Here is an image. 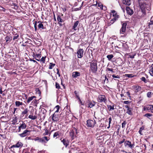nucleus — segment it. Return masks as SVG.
I'll return each instance as SVG.
<instances>
[{
    "label": "nucleus",
    "instance_id": "nucleus-1",
    "mask_svg": "<svg viewBox=\"0 0 153 153\" xmlns=\"http://www.w3.org/2000/svg\"><path fill=\"white\" fill-rule=\"evenodd\" d=\"M90 64V70L91 72L93 73H95L97 70V61L96 60H92Z\"/></svg>",
    "mask_w": 153,
    "mask_h": 153
},
{
    "label": "nucleus",
    "instance_id": "nucleus-2",
    "mask_svg": "<svg viewBox=\"0 0 153 153\" xmlns=\"http://www.w3.org/2000/svg\"><path fill=\"white\" fill-rule=\"evenodd\" d=\"M73 128L69 132V136L71 140H74L76 137V135L77 134V128L75 127H72Z\"/></svg>",
    "mask_w": 153,
    "mask_h": 153
},
{
    "label": "nucleus",
    "instance_id": "nucleus-3",
    "mask_svg": "<svg viewBox=\"0 0 153 153\" xmlns=\"http://www.w3.org/2000/svg\"><path fill=\"white\" fill-rule=\"evenodd\" d=\"M139 5L141 11L143 14H146V10H149V8L147 9L149 5L145 3H139Z\"/></svg>",
    "mask_w": 153,
    "mask_h": 153
},
{
    "label": "nucleus",
    "instance_id": "nucleus-4",
    "mask_svg": "<svg viewBox=\"0 0 153 153\" xmlns=\"http://www.w3.org/2000/svg\"><path fill=\"white\" fill-rule=\"evenodd\" d=\"M96 103L93 100H88L86 101L85 105L88 108H91L94 106Z\"/></svg>",
    "mask_w": 153,
    "mask_h": 153
},
{
    "label": "nucleus",
    "instance_id": "nucleus-5",
    "mask_svg": "<svg viewBox=\"0 0 153 153\" xmlns=\"http://www.w3.org/2000/svg\"><path fill=\"white\" fill-rule=\"evenodd\" d=\"M124 145L126 148H129L133 149L134 146V142H133L131 143V142L126 140L125 142Z\"/></svg>",
    "mask_w": 153,
    "mask_h": 153
},
{
    "label": "nucleus",
    "instance_id": "nucleus-6",
    "mask_svg": "<svg viewBox=\"0 0 153 153\" xmlns=\"http://www.w3.org/2000/svg\"><path fill=\"white\" fill-rule=\"evenodd\" d=\"M86 123V126L88 127L93 128L96 124V121L94 120H87Z\"/></svg>",
    "mask_w": 153,
    "mask_h": 153
},
{
    "label": "nucleus",
    "instance_id": "nucleus-7",
    "mask_svg": "<svg viewBox=\"0 0 153 153\" xmlns=\"http://www.w3.org/2000/svg\"><path fill=\"white\" fill-rule=\"evenodd\" d=\"M64 130L60 129L59 131H57L54 133L53 135V137L54 138L57 137L56 138L60 136H63L64 135Z\"/></svg>",
    "mask_w": 153,
    "mask_h": 153
},
{
    "label": "nucleus",
    "instance_id": "nucleus-8",
    "mask_svg": "<svg viewBox=\"0 0 153 153\" xmlns=\"http://www.w3.org/2000/svg\"><path fill=\"white\" fill-rule=\"evenodd\" d=\"M97 101L99 102H103L106 103L107 102V98L105 95H100L98 96Z\"/></svg>",
    "mask_w": 153,
    "mask_h": 153
},
{
    "label": "nucleus",
    "instance_id": "nucleus-9",
    "mask_svg": "<svg viewBox=\"0 0 153 153\" xmlns=\"http://www.w3.org/2000/svg\"><path fill=\"white\" fill-rule=\"evenodd\" d=\"M60 140L65 147H67L69 145V140L67 138H61L60 139Z\"/></svg>",
    "mask_w": 153,
    "mask_h": 153
},
{
    "label": "nucleus",
    "instance_id": "nucleus-10",
    "mask_svg": "<svg viewBox=\"0 0 153 153\" xmlns=\"http://www.w3.org/2000/svg\"><path fill=\"white\" fill-rule=\"evenodd\" d=\"M127 23L126 22L123 23L122 24V27L120 29V32L121 33H124L126 30Z\"/></svg>",
    "mask_w": 153,
    "mask_h": 153
},
{
    "label": "nucleus",
    "instance_id": "nucleus-11",
    "mask_svg": "<svg viewBox=\"0 0 153 153\" xmlns=\"http://www.w3.org/2000/svg\"><path fill=\"white\" fill-rule=\"evenodd\" d=\"M84 50L82 49H79L77 52V57L78 58H81L83 56Z\"/></svg>",
    "mask_w": 153,
    "mask_h": 153
},
{
    "label": "nucleus",
    "instance_id": "nucleus-12",
    "mask_svg": "<svg viewBox=\"0 0 153 153\" xmlns=\"http://www.w3.org/2000/svg\"><path fill=\"white\" fill-rule=\"evenodd\" d=\"M50 139L49 137L45 136L42 138H40L39 142L42 143H46Z\"/></svg>",
    "mask_w": 153,
    "mask_h": 153
},
{
    "label": "nucleus",
    "instance_id": "nucleus-13",
    "mask_svg": "<svg viewBox=\"0 0 153 153\" xmlns=\"http://www.w3.org/2000/svg\"><path fill=\"white\" fill-rule=\"evenodd\" d=\"M132 89L135 93H137L141 90V88L140 86L134 85L132 87Z\"/></svg>",
    "mask_w": 153,
    "mask_h": 153
},
{
    "label": "nucleus",
    "instance_id": "nucleus-14",
    "mask_svg": "<svg viewBox=\"0 0 153 153\" xmlns=\"http://www.w3.org/2000/svg\"><path fill=\"white\" fill-rule=\"evenodd\" d=\"M26 127V124L24 122H22V124H20V126L19 127L18 131L19 132H20L21 129H25Z\"/></svg>",
    "mask_w": 153,
    "mask_h": 153
},
{
    "label": "nucleus",
    "instance_id": "nucleus-15",
    "mask_svg": "<svg viewBox=\"0 0 153 153\" xmlns=\"http://www.w3.org/2000/svg\"><path fill=\"white\" fill-rule=\"evenodd\" d=\"M115 44L114 45V46L115 47H117L118 48H120L122 46L123 43L117 40L115 41Z\"/></svg>",
    "mask_w": 153,
    "mask_h": 153
},
{
    "label": "nucleus",
    "instance_id": "nucleus-16",
    "mask_svg": "<svg viewBox=\"0 0 153 153\" xmlns=\"http://www.w3.org/2000/svg\"><path fill=\"white\" fill-rule=\"evenodd\" d=\"M52 120L54 122H56L59 121V118L58 115L54 113L51 116Z\"/></svg>",
    "mask_w": 153,
    "mask_h": 153
},
{
    "label": "nucleus",
    "instance_id": "nucleus-17",
    "mask_svg": "<svg viewBox=\"0 0 153 153\" xmlns=\"http://www.w3.org/2000/svg\"><path fill=\"white\" fill-rule=\"evenodd\" d=\"M115 63L117 65L120 66L122 65L123 64V61L122 59L119 57L117 59L115 60Z\"/></svg>",
    "mask_w": 153,
    "mask_h": 153
},
{
    "label": "nucleus",
    "instance_id": "nucleus-18",
    "mask_svg": "<svg viewBox=\"0 0 153 153\" xmlns=\"http://www.w3.org/2000/svg\"><path fill=\"white\" fill-rule=\"evenodd\" d=\"M136 53L135 52H132L130 53H126L125 55L128 56V58L133 59L134 58L135 56L136 55Z\"/></svg>",
    "mask_w": 153,
    "mask_h": 153
},
{
    "label": "nucleus",
    "instance_id": "nucleus-19",
    "mask_svg": "<svg viewBox=\"0 0 153 153\" xmlns=\"http://www.w3.org/2000/svg\"><path fill=\"white\" fill-rule=\"evenodd\" d=\"M33 56L34 59L38 61H39L40 58L41 57V53L35 54L34 52L33 53Z\"/></svg>",
    "mask_w": 153,
    "mask_h": 153
},
{
    "label": "nucleus",
    "instance_id": "nucleus-20",
    "mask_svg": "<svg viewBox=\"0 0 153 153\" xmlns=\"http://www.w3.org/2000/svg\"><path fill=\"white\" fill-rule=\"evenodd\" d=\"M57 20L58 22V24L59 26H62V24L61 23L63 22L64 21L61 18V16L58 14H57Z\"/></svg>",
    "mask_w": 153,
    "mask_h": 153
},
{
    "label": "nucleus",
    "instance_id": "nucleus-21",
    "mask_svg": "<svg viewBox=\"0 0 153 153\" xmlns=\"http://www.w3.org/2000/svg\"><path fill=\"white\" fill-rule=\"evenodd\" d=\"M125 107L127 108L126 113L129 115H132L133 114V113L132 111V108H129V106L128 105H126L125 106Z\"/></svg>",
    "mask_w": 153,
    "mask_h": 153
},
{
    "label": "nucleus",
    "instance_id": "nucleus-22",
    "mask_svg": "<svg viewBox=\"0 0 153 153\" xmlns=\"http://www.w3.org/2000/svg\"><path fill=\"white\" fill-rule=\"evenodd\" d=\"M111 12L112 13L113 16L114 17V18H116L115 19L117 20L119 18V15L117 14L116 12L114 10H111Z\"/></svg>",
    "mask_w": 153,
    "mask_h": 153
},
{
    "label": "nucleus",
    "instance_id": "nucleus-23",
    "mask_svg": "<svg viewBox=\"0 0 153 153\" xmlns=\"http://www.w3.org/2000/svg\"><path fill=\"white\" fill-rule=\"evenodd\" d=\"M126 43H123V44L122 45V50L124 51H126L128 50L129 48V47L128 45L127 44H126Z\"/></svg>",
    "mask_w": 153,
    "mask_h": 153
},
{
    "label": "nucleus",
    "instance_id": "nucleus-24",
    "mask_svg": "<svg viewBox=\"0 0 153 153\" xmlns=\"http://www.w3.org/2000/svg\"><path fill=\"white\" fill-rule=\"evenodd\" d=\"M80 76V73L78 71L73 72L72 73V76L73 78H76Z\"/></svg>",
    "mask_w": 153,
    "mask_h": 153
},
{
    "label": "nucleus",
    "instance_id": "nucleus-25",
    "mask_svg": "<svg viewBox=\"0 0 153 153\" xmlns=\"http://www.w3.org/2000/svg\"><path fill=\"white\" fill-rule=\"evenodd\" d=\"M126 9L127 13L128 14L130 15H131L133 14L134 12L133 10L131 9L129 7H126Z\"/></svg>",
    "mask_w": 153,
    "mask_h": 153
},
{
    "label": "nucleus",
    "instance_id": "nucleus-26",
    "mask_svg": "<svg viewBox=\"0 0 153 153\" xmlns=\"http://www.w3.org/2000/svg\"><path fill=\"white\" fill-rule=\"evenodd\" d=\"M79 23V21H77L75 22L72 26V29L74 30H77V26Z\"/></svg>",
    "mask_w": 153,
    "mask_h": 153
},
{
    "label": "nucleus",
    "instance_id": "nucleus-27",
    "mask_svg": "<svg viewBox=\"0 0 153 153\" xmlns=\"http://www.w3.org/2000/svg\"><path fill=\"white\" fill-rule=\"evenodd\" d=\"M39 102V101L36 99H34L31 102V105L37 107V104Z\"/></svg>",
    "mask_w": 153,
    "mask_h": 153
},
{
    "label": "nucleus",
    "instance_id": "nucleus-28",
    "mask_svg": "<svg viewBox=\"0 0 153 153\" xmlns=\"http://www.w3.org/2000/svg\"><path fill=\"white\" fill-rule=\"evenodd\" d=\"M29 111V110L28 108H25L23 111L22 112L21 114L24 116L25 114V118H26L28 116V114H27Z\"/></svg>",
    "mask_w": 153,
    "mask_h": 153
},
{
    "label": "nucleus",
    "instance_id": "nucleus-29",
    "mask_svg": "<svg viewBox=\"0 0 153 153\" xmlns=\"http://www.w3.org/2000/svg\"><path fill=\"white\" fill-rule=\"evenodd\" d=\"M151 105H147L146 106H145L143 108V111L147 110L149 112V111H150Z\"/></svg>",
    "mask_w": 153,
    "mask_h": 153
},
{
    "label": "nucleus",
    "instance_id": "nucleus-30",
    "mask_svg": "<svg viewBox=\"0 0 153 153\" xmlns=\"http://www.w3.org/2000/svg\"><path fill=\"white\" fill-rule=\"evenodd\" d=\"M5 39L6 42L7 43H8L10 42L12 39V37L10 36H7L5 38Z\"/></svg>",
    "mask_w": 153,
    "mask_h": 153
},
{
    "label": "nucleus",
    "instance_id": "nucleus-31",
    "mask_svg": "<svg viewBox=\"0 0 153 153\" xmlns=\"http://www.w3.org/2000/svg\"><path fill=\"white\" fill-rule=\"evenodd\" d=\"M24 105L22 102H20L19 101H16L15 102V105L16 107H19L20 105Z\"/></svg>",
    "mask_w": 153,
    "mask_h": 153
},
{
    "label": "nucleus",
    "instance_id": "nucleus-32",
    "mask_svg": "<svg viewBox=\"0 0 153 153\" xmlns=\"http://www.w3.org/2000/svg\"><path fill=\"white\" fill-rule=\"evenodd\" d=\"M36 98V97L34 96L29 97L27 101V103L28 104L34 98Z\"/></svg>",
    "mask_w": 153,
    "mask_h": 153
},
{
    "label": "nucleus",
    "instance_id": "nucleus-33",
    "mask_svg": "<svg viewBox=\"0 0 153 153\" xmlns=\"http://www.w3.org/2000/svg\"><path fill=\"white\" fill-rule=\"evenodd\" d=\"M123 4L128 6H129L131 4V1L130 0H123Z\"/></svg>",
    "mask_w": 153,
    "mask_h": 153
},
{
    "label": "nucleus",
    "instance_id": "nucleus-34",
    "mask_svg": "<svg viewBox=\"0 0 153 153\" xmlns=\"http://www.w3.org/2000/svg\"><path fill=\"white\" fill-rule=\"evenodd\" d=\"M108 108L109 109V111H110L111 110H113L114 109V104L113 103L112 104V105H108Z\"/></svg>",
    "mask_w": 153,
    "mask_h": 153
},
{
    "label": "nucleus",
    "instance_id": "nucleus-35",
    "mask_svg": "<svg viewBox=\"0 0 153 153\" xmlns=\"http://www.w3.org/2000/svg\"><path fill=\"white\" fill-rule=\"evenodd\" d=\"M144 117H146L150 120L151 119V117L153 116V115L151 113H147L144 115Z\"/></svg>",
    "mask_w": 153,
    "mask_h": 153
},
{
    "label": "nucleus",
    "instance_id": "nucleus-36",
    "mask_svg": "<svg viewBox=\"0 0 153 153\" xmlns=\"http://www.w3.org/2000/svg\"><path fill=\"white\" fill-rule=\"evenodd\" d=\"M46 56H42L41 59H40L39 61L42 62V65L45 64V61Z\"/></svg>",
    "mask_w": 153,
    "mask_h": 153
},
{
    "label": "nucleus",
    "instance_id": "nucleus-37",
    "mask_svg": "<svg viewBox=\"0 0 153 153\" xmlns=\"http://www.w3.org/2000/svg\"><path fill=\"white\" fill-rule=\"evenodd\" d=\"M149 73L152 76H153V64H152L150 67Z\"/></svg>",
    "mask_w": 153,
    "mask_h": 153
},
{
    "label": "nucleus",
    "instance_id": "nucleus-38",
    "mask_svg": "<svg viewBox=\"0 0 153 153\" xmlns=\"http://www.w3.org/2000/svg\"><path fill=\"white\" fill-rule=\"evenodd\" d=\"M116 19V18H113V19H111L110 21L109 22H108V25H111V24H113L117 20H116V19Z\"/></svg>",
    "mask_w": 153,
    "mask_h": 153
},
{
    "label": "nucleus",
    "instance_id": "nucleus-39",
    "mask_svg": "<svg viewBox=\"0 0 153 153\" xmlns=\"http://www.w3.org/2000/svg\"><path fill=\"white\" fill-rule=\"evenodd\" d=\"M17 146V147H18V148H22L23 146V144L21 142L18 141L16 143Z\"/></svg>",
    "mask_w": 153,
    "mask_h": 153
},
{
    "label": "nucleus",
    "instance_id": "nucleus-40",
    "mask_svg": "<svg viewBox=\"0 0 153 153\" xmlns=\"http://www.w3.org/2000/svg\"><path fill=\"white\" fill-rule=\"evenodd\" d=\"M28 117L32 120H35L37 118V116L35 115L33 116V115H30L28 116Z\"/></svg>",
    "mask_w": 153,
    "mask_h": 153
},
{
    "label": "nucleus",
    "instance_id": "nucleus-41",
    "mask_svg": "<svg viewBox=\"0 0 153 153\" xmlns=\"http://www.w3.org/2000/svg\"><path fill=\"white\" fill-rule=\"evenodd\" d=\"M38 29H44V26L43 25L42 23H39L38 25Z\"/></svg>",
    "mask_w": 153,
    "mask_h": 153
},
{
    "label": "nucleus",
    "instance_id": "nucleus-42",
    "mask_svg": "<svg viewBox=\"0 0 153 153\" xmlns=\"http://www.w3.org/2000/svg\"><path fill=\"white\" fill-rule=\"evenodd\" d=\"M55 65V64L53 63H50L49 65V69H52Z\"/></svg>",
    "mask_w": 153,
    "mask_h": 153
},
{
    "label": "nucleus",
    "instance_id": "nucleus-43",
    "mask_svg": "<svg viewBox=\"0 0 153 153\" xmlns=\"http://www.w3.org/2000/svg\"><path fill=\"white\" fill-rule=\"evenodd\" d=\"M113 57L114 55L112 54L108 55L107 56V58L108 59L109 61H110Z\"/></svg>",
    "mask_w": 153,
    "mask_h": 153
},
{
    "label": "nucleus",
    "instance_id": "nucleus-44",
    "mask_svg": "<svg viewBox=\"0 0 153 153\" xmlns=\"http://www.w3.org/2000/svg\"><path fill=\"white\" fill-rule=\"evenodd\" d=\"M152 17L150 19V22L148 23V27L149 28H150V26L153 25V20H152Z\"/></svg>",
    "mask_w": 153,
    "mask_h": 153
},
{
    "label": "nucleus",
    "instance_id": "nucleus-45",
    "mask_svg": "<svg viewBox=\"0 0 153 153\" xmlns=\"http://www.w3.org/2000/svg\"><path fill=\"white\" fill-rule=\"evenodd\" d=\"M30 131L26 129L23 131V133L25 134L26 135H27L30 134Z\"/></svg>",
    "mask_w": 153,
    "mask_h": 153
},
{
    "label": "nucleus",
    "instance_id": "nucleus-46",
    "mask_svg": "<svg viewBox=\"0 0 153 153\" xmlns=\"http://www.w3.org/2000/svg\"><path fill=\"white\" fill-rule=\"evenodd\" d=\"M74 93H75L77 99H79L80 98L79 96V92H78L76 91H75L74 92Z\"/></svg>",
    "mask_w": 153,
    "mask_h": 153
},
{
    "label": "nucleus",
    "instance_id": "nucleus-47",
    "mask_svg": "<svg viewBox=\"0 0 153 153\" xmlns=\"http://www.w3.org/2000/svg\"><path fill=\"white\" fill-rule=\"evenodd\" d=\"M153 94L152 92L149 91L147 94V97L149 98H150L152 97V95Z\"/></svg>",
    "mask_w": 153,
    "mask_h": 153
},
{
    "label": "nucleus",
    "instance_id": "nucleus-48",
    "mask_svg": "<svg viewBox=\"0 0 153 153\" xmlns=\"http://www.w3.org/2000/svg\"><path fill=\"white\" fill-rule=\"evenodd\" d=\"M97 4H98V6L100 7V8L101 9L103 7V5L101 2L97 3Z\"/></svg>",
    "mask_w": 153,
    "mask_h": 153
},
{
    "label": "nucleus",
    "instance_id": "nucleus-49",
    "mask_svg": "<svg viewBox=\"0 0 153 153\" xmlns=\"http://www.w3.org/2000/svg\"><path fill=\"white\" fill-rule=\"evenodd\" d=\"M37 21H34V22H33V24L34 25V27L35 30V31H36L37 30Z\"/></svg>",
    "mask_w": 153,
    "mask_h": 153
},
{
    "label": "nucleus",
    "instance_id": "nucleus-50",
    "mask_svg": "<svg viewBox=\"0 0 153 153\" xmlns=\"http://www.w3.org/2000/svg\"><path fill=\"white\" fill-rule=\"evenodd\" d=\"M112 77L114 78V79L115 80H116V79H115L114 78H117L118 79H119L120 78V76L119 75H117V76H116L114 74H113L112 76Z\"/></svg>",
    "mask_w": 153,
    "mask_h": 153
},
{
    "label": "nucleus",
    "instance_id": "nucleus-51",
    "mask_svg": "<svg viewBox=\"0 0 153 153\" xmlns=\"http://www.w3.org/2000/svg\"><path fill=\"white\" fill-rule=\"evenodd\" d=\"M45 132L43 134V135H47L49 133V130L47 129H45Z\"/></svg>",
    "mask_w": 153,
    "mask_h": 153
},
{
    "label": "nucleus",
    "instance_id": "nucleus-52",
    "mask_svg": "<svg viewBox=\"0 0 153 153\" xmlns=\"http://www.w3.org/2000/svg\"><path fill=\"white\" fill-rule=\"evenodd\" d=\"M55 86L56 88H57L58 90L60 88V86L59 85V84L56 82Z\"/></svg>",
    "mask_w": 153,
    "mask_h": 153
},
{
    "label": "nucleus",
    "instance_id": "nucleus-53",
    "mask_svg": "<svg viewBox=\"0 0 153 153\" xmlns=\"http://www.w3.org/2000/svg\"><path fill=\"white\" fill-rule=\"evenodd\" d=\"M125 76H126L128 78H132L134 76L132 74H126Z\"/></svg>",
    "mask_w": 153,
    "mask_h": 153
},
{
    "label": "nucleus",
    "instance_id": "nucleus-54",
    "mask_svg": "<svg viewBox=\"0 0 153 153\" xmlns=\"http://www.w3.org/2000/svg\"><path fill=\"white\" fill-rule=\"evenodd\" d=\"M60 107L59 105H57L56 106L55 108L56 109V110L55 111V113H57L59 111Z\"/></svg>",
    "mask_w": 153,
    "mask_h": 153
},
{
    "label": "nucleus",
    "instance_id": "nucleus-55",
    "mask_svg": "<svg viewBox=\"0 0 153 153\" xmlns=\"http://www.w3.org/2000/svg\"><path fill=\"white\" fill-rule=\"evenodd\" d=\"M127 124V122L126 120L123 121V123L122 124V127L123 128H124L125 127V126Z\"/></svg>",
    "mask_w": 153,
    "mask_h": 153
},
{
    "label": "nucleus",
    "instance_id": "nucleus-56",
    "mask_svg": "<svg viewBox=\"0 0 153 153\" xmlns=\"http://www.w3.org/2000/svg\"><path fill=\"white\" fill-rule=\"evenodd\" d=\"M36 93L37 94H38L39 96H40L41 95V92L39 88H37L36 89Z\"/></svg>",
    "mask_w": 153,
    "mask_h": 153
},
{
    "label": "nucleus",
    "instance_id": "nucleus-57",
    "mask_svg": "<svg viewBox=\"0 0 153 153\" xmlns=\"http://www.w3.org/2000/svg\"><path fill=\"white\" fill-rule=\"evenodd\" d=\"M111 120H112V118L110 117L108 118L109 125H108V127H107L108 128H110V124L111 123Z\"/></svg>",
    "mask_w": 153,
    "mask_h": 153
},
{
    "label": "nucleus",
    "instance_id": "nucleus-58",
    "mask_svg": "<svg viewBox=\"0 0 153 153\" xmlns=\"http://www.w3.org/2000/svg\"><path fill=\"white\" fill-rule=\"evenodd\" d=\"M140 79L145 83H146L147 82V80L144 77H142Z\"/></svg>",
    "mask_w": 153,
    "mask_h": 153
},
{
    "label": "nucleus",
    "instance_id": "nucleus-59",
    "mask_svg": "<svg viewBox=\"0 0 153 153\" xmlns=\"http://www.w3.org/2000/svg\"><path fill=\"white\" fill-rule=\"evenodd\" d=\"M16 148H18L16 144L13 145L11 146L10 147V149Z\"/></svg>",
    "mask_w": 153,
    "mask_h": 153
},
{
    "label": "nucleus",
    "instance_id": "nucleus-60",
    "mask_svg": "<svg viewBox=\"0 0 153 153\" xmlns=\"http://www.w3.org/2000/svg\"><path fill=\"white\" fill-rule=\"evenodd\" d=\"M16 32L14 30H12V34H13V35L15 36V35H17V34H18L17 33V31H16Z\"/></svg>",
    "mask_w": 153,
    "mask_h": 153
},
{
    "label": "nucleus",
    "instance_id": "nucleus-61",
    "mask_svg": "<svg viewBox=\"0 0 153 153\" xmlns=\"http://www.w3.org/2000/svg\"><path fill=\"white\" fill-rule=\"evenodd\" d=\"M19 37V34H17V35H15L14 36H13V41L15 40L16 39H17Z\"/></svg>",
    "mask_w": 153,
    "mask_h": 153
},
{
    "label": "nucleus",
    "instance_id": "nucleus-62",
    "mask_svg": "<svg viewBox=\"0 0 153 153\" xmlns=\"http://www.w3.org/2000/svg\"><path fill=\"white\" fill-rule=\"evenodd\" d=\"M19 135L22 137H23L27 136L23 132L21 134H19Z\"/></svg>",
    "mask_w": 153,
    "mask_h": 153
},
{
    "label": "nucleus",
    "instance_id": "nucleus-63",
    "mask_svg": "<svg viewBox=\"0 0 153 153\" xmlns=\"http://www.w3.org/2000/svg\"><path fill=\"white\" fill-rule=\"evenodd\" d=\"M105 80H104V83L106 82V83H107L108 82V79L107 78L106 76L105 75Z\"/></svg>",
    "mask_w": 153,
    "mask_h": 153
},
{
    "label": "nucleus",
    "instance_id": "nucleus-64",
    "mask_svg": "<svg viewBox=\"0 0 153 153\" xmlns=\"http://www.w3.org/2000/svg\"><path fill=\"white\" fill-rule=\"evenodd\" d=\"M149 112L153 113V105H151L150 111H149Z\"/></svg>",
    "mask_w": 153,
    "mask_h": 153
}]
</instances>
